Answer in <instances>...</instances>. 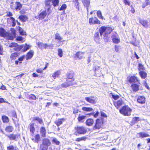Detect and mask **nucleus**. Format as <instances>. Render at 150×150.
<instances>
[{"instance_id": "1", "label": "nucleus", "mask_w": 150, "mask_h": 150, "mask_svg": "<svg viewBox=\"0 0 150 150\" xmlns=\"http://www.w3.org/2000/svg\"><path fill=\"white\" fill-rule=\"evenodd\" d=\"M132 110L128 106H125L120 110V112L125 116H129L131 115Z\"/></svg>"}, {"instance_id": "2", "label": "nucleus", "mask_w": 150, "mask_h": 150, "mask_svg": "<svg viewBox=\"0 0 150 150\" xmlns=\"http://www.w3.org/2000/svg\"><path fill=\"white\" fill-rule=\"evenodd\" d=\"M75 132L79 134H85L87 130L83 127L77 126L75 128Z\"/></svg>"}, {"instance_id": "3", "label": "nucleus", "mask_w": 150, "mask_h": 150, "mask_svg": "<svg viewBox=\"0 0 150 150\" xmlns=\"http://www.w3.org/2000/svg\"><path fill=\"white\" fill-rule=\"evenodd\" d=\"M103 122L101 119H97L96 121L95 124L93 127V129H100L102 127Z\"/></svg>"}, {"instance_id": "4", "label": "nucleus", "mask_w": 150, "mask_h": 150, "mask_svg": "<svg viewBox=\"0 0 150 150\" xmlns=\"http://www.w3.org/2000/svg\"><path fill=\"white\" fill-rule=\"evenodd\" d=\"M85 99L87 101L90 103L94 104L97 102V98L95 96L86 97Z\"/></svg>"}, {"instance_id": "5", "label": "nucleus", "mask_w": 150, "mask_h": 150, "mask_svg": "<svg viewBox=\"0 0 150 150\" xmlns=\"http://www.w3.org/2000/svg\"><path fill=\"white\" fill-rule=\"evenodd\" d=\"M112 40L113 43L118 44L120 42L119 37L117 33H113L111 36Z\"/></svg>"}, {"instance_id": "6", "label": "nucleus", "mask_w": 150, "mask_h": 150, "mask_svg": "<svg viewBox=\"0 0 150 150\" xmlns=\"http://www.w3.org/2000/svg\"><path fill=\"white\" fill-rule=\"evenodd\" d=\"M89 23L90 25L93 24H100V22L97 18L95 17L94 18H91L89 19Z\"/></svg>"}, {"instance_id": "7", "label": "nucleus", "mask_w": 150, "mask_h": 150, "mask_svg": "<svg viewBox=\"0 0 150 150\" xmlns=\"http://www.w3.org/2000/svg\"><path fill=\"white\" fill-rule=\"evenodd\" d=\"M9 46L10 47H15L14 50L17 51H20L22 48V46H18V44L15 42L11 43L9 45Z\"/></svg>"}, {"instance_id": "8", "label": "nucleus", "mask_w": 150, "mask_h": 150, "mask_svg": "<svg viewBox=\"0 0 150 150\" xmlns=\"http://www.w3.org/2000/svg\"><path fill=\"white\" fill-rule=\"evenodd\" d=\"M73 85L71 81L67 80V81L63 83L61 85L59 86V88H67L68 86H72Z\"/></svg>"}, {"instance_id": "9", "label": "nucleus", "mask_w": 150, "mask_h": 150, "mask_svg": "<svg viewBox=\"0 0 150 150\" xmlns=\"http://www.w3.org/2000/svg\"><path fill=\"white\" fill-rule=\"evenodd\" d=\"M47 12L46 11H42L39 14L38 16H36L35 17L37 19L39 20H42L45 18L47 15Z\"/></svg>"}, {"instance_id": "10", "label": "nucleus", "mask_w": 150, "mask_h": 150, "mask_svg": "<svg viewBox=\"0 0 150 150\" xmlns=\"http://www.w3.org/2000/svg\"><path fill=\"white\" fill-rule=\"evenodd\" d=\"M139 22L145 28H147L149 27L148 22L146 20H142L140 19H139Z\"/></svg>"}, {"instance_id": "11", "label": "nucleus", "mask_w": 150, "mask_h": 150, "mask_svg": "<svg viewBox=\"0 0 150 150\" xmlns=\"http://www.w3.org/2000/svg\"><path fill=\"white\" fill-rule=\"evenodd\" d=\"M61 74V72L59 70H58L54 72L51 76V78L53 79H54L56 77H59Z\"/></svg>"}, {"instance_id": "12", "label": "nucleus", "mask_w": 150, "mask_h": 150, "mask_svg": "<svg viewBox=\"0 0 150 150\" xmlns=\"http://www.w3.org/2000/svg\"><path fill=\"white\" fill-rule=\"evenodd\" d=\"M84 54V52H79L76 53L75 58H76V57H77V58L79 59H82L85 57Z\"/></svg>"}, {"instance_id": "13", "label": "nucleus", "mask_w": 150, "mask_h": 150, "mask_svg": "<svg viewBox=\"0 0 150 150\" xmlns=\"http://www.w3.org/2000/svg\"><path fill=\"white\" fill-rule=\"evenodd\" d=\"M137 137L139 138H143L149 137V135L146 133L141 132L137 133Z\"/></svg>"}, {"instance_id": "14", "label": "nucleus", "mask_w": 150, "mask_h": 150, "mask_svg": "<svg viewBox=\"0 0 150 150\" xmlns=\"http://www.w3.org/2000/svg\"><path fill=\"white\" fill-rule=\"evenodd\" d=\"M123 103V101L121 99H120L119 100L115 101L114 103V104L117 108L121 106Z\"/></svg>"}, {"instance_id": "15", "label": "nucleus", "mask_w": 150, "mask_h": 150, "mask_svg": "<svg viewBox=\"0 0 150 150\" xmlns=\"http://www.w3.org/2000/svg\"><path fill=\"white\" fill-rule=\"evenodd\" d=\"M8 35V33L6 32L2 28H0V36L6 37Z\"/></svg>"}, {"instance_id": "16", "label": "nucleus", "mask_w": 150, "mask_h": 150, "mask_svg": "<svg viewBox=\"0 0 150 150\" xmlns=\"http://www.w3.org/2000/svg\"><path fill=\"white\" fill-rule=\"evenodd\" d=\"M82 1L83 5L87 7V12H88V7L90 5V0H82Z\"/></svg>"}, {"instance_id": "17", "label": "nucleus", "mask_w": 150, "mask_h": 150, "mask_svg": "<svg viewBox=\"0 0 150 150\" xmlns=\"http://www.w3.org/2000/svg\"><path fill=\"white\" fill-rule=\"evenodd\" d=\"M145 98L144 96H139L137 98V102L141 104H144L145 103Z\"/></svg>"}, {"instance_id": "18", "label": "nucleus", "mask_w": 150, "mask_h": 150, "mask_svg": "<svg viewBox=\"0 0 150 150\" xmlns=\"http://www.w3.org/2000/svg\"><path fill=\"white\" fill-rule=\"evenodd\" d=\"M33 51L32 50L30 51L26 55V59L28 60L29 59H30L33 57Z\"/></svg>"}, {"instance_id": "19", "label": "nucleus", "mask_w": 150, "mask_h": 150, "mask_svg": "<svg viewBox=\"0 0 150 150\" xmlns=\"http://www.w3.org/2000/svg\"><path fill=\"white\" fill-rule=\"evenodd\" d=\"M15 5V9L17 11L20 10L22 7V5L18 2H16Z\"/></svg>"}, {"instance_id": "20", "label": "nucleus", "mask_w": 150, "mask_h": 150, "mask_svg": "<svg viewBox=\"0 0 150 150\" xmlns=\"http://www.w3.org/2000/svg\"><path fill=\"white\" fill-rule=\"evenodd\" d=\"M129 81L130 83L135 82L138 81V79L137 77L134 76H131L129 78Z\"/></svg>"}, {"instance_id": "21", "label": "nucleus", "mask_w": 150, "mask_h": 150, "mask_svg": "<svg viewBox=\"0 0 150 150\" xmlns=\"http://www.w3.org/2000/svg\"><path fill=\"white\" fill-rule=\"evenodd\" d=\"M51 144V142L50 140L47 139H43L42 144L47 147L50 146Z\"/></svg>"}, {"instance_id": "22", "label": "nucleus", "mask_w": 150, "mask_h": 150, "mask_svg": "<svg viewBox=\"0 0 150 150\" xmlns=\"http://www.w3.org/2000/svg\"><path fill=\"white\" fill-rule=\"evenodd\" d=\"M40 131L41 136L43 137H45L46 136V129L45 128L43 127H41Z\"/></svg>"}, {"instance_id": "23", "label": "nucleus", "mask_w": 150, "mask_h": 150, "mask_svg": "<svg viewBox=\"0 0 150 150\" xmlns=\"http://www.w3.org/2000/svg\"><path fill=\"white\" fill-rule=\"evenodd\" d=\"M93 120L92 119H88L86 122V125L88 126H90L92 125L93 123Z\"/></svg>"}, {"instance_id": "24", "label": "nucleus", "mask_w": 150, "mask_h": 150, "mask_svg": "<svg viewBox=\"0 0 150 150\" xmlns=\"http://www.w3.org/2000/svg\"><path fill=\"white\" fill-rule=\"evenodd\" d=\"M112 31L111 28L109 27H105V35H108Z\"/></svg>"}, {"instance_id": "25", "label": "nucleus", "mask_w": 150, "mask_h": 150, "mask_svg": "<svg viewBox=\"0 0 150 150\" xmlns=\"http://www.w3.org/2000/svg\"><path fill=\"white\" fill-rule=\"evenodd\" d=\"M105 27L102 26L99 29L100 34L101 36H102L103 35H105Z\"/></svg>"}, {"instance_id": "26", "label": "nucleus", "mask_w": 150, "mask_h": 150, "mask_svg": "<svg viewBox=\"0 0 150 150\" xmlns=\"http://www.w3.org/2000/svg\"><path fill=\"white\" fill-rule=\"evenodd\" d=\"M30 132L32 133V135H33L35 131V129L34 127V124L33 123H32L30 124Z\"/></svg>"}, {"instance_id": "27", "label": "nucleus", "mask_w": 150, "mask_h": 150, "mask_svg": "<svg viewBox=\"0 0 150 150\" xmlns=\"http://www.w3.org/2000/svg\"><path fill=\"white\" fill-rule=\"evenodd\" d=\"M64 121L65 119L64 118L58 119L57 120L56 122V124L57 126H59L62 124L63 122H64Z\"/></svg>"}, {"instance_id": "28", "label": "nucleus", "mask_w": 150, "mask_h": 150, "mask_svg": "<svg viewBox=\"0 0 150 150\" xmlns=\"http://www.w3.org/2000/svg\"><path fill=\"white\" fill-rule=\"evenodd\" d=\"M32 140L35 143H38L40 139V136L39 134H36L35 136V138H31Z\"/></svg>"}, {"instance_id": "29", "label": "nucleus", "mask_w": 150, "mask_h": 150, "mask_svg": "<svg viewBox=\"0 0 150 150\" xmlns=\"http://www.w3.org/2000/svg\"><path fill=\"white\" fill-rule=\"evenodd\" d=\"M37 45L38 47L41 49H45V44H44L42 42H38L37 43Z\"/></svg>"}, {"instance_id": "30", "label": "nucleus", "mask_w": 150, "mask_h": 150, "mask_svg": "<svg viewBox=\"0 0 150 150\" xmlns=\"http://www.w3.org/2000/svg\"><path fill=\"white\" fill-rule=\"evenodd\" d=\"M139 74L141 78L143 79H145L147 76V74L144 71H142L139 72Z\"/></svg>"}, {"instance_id": "31", "label": "nucleus", "mask_w": 150, "mask_h": 150, "mask_svg": "<svg viewBox=\"0 0 150 150\" xmlns=\"http://www.w3.org/2000/svg\"><path fill=\"white\" fill-rule=\"evenodd\" d=\"M22 46L23 51L24 52L28 50L31 47V46H30V45H28L26 44H25L24 46Z\"/></svg>"}, {"instance_id": "32", "label": "nucleus", "mask_w": 150, "mask_h": 150, "mask_svg": "<svg viewBox=\"0 0 150 150\" xmlns=\"http://www.w3.org/2000/svg\"><path fill=\"white\" fill-rule=\"evenodd\" d=\"M131 87L134 91L136 92L139 90V86L136 84H134L132 85Z\"/></svg>"}, {"instance_id": "33", "label": "nucleus", "mask_w": 150, "mask_h": 150, "mask_svg": "<svg viewBox=\"0 0 150 150\" xmlns=\"http://www.w3.org/2000/svg\"><path fill=\"white\" fill-rule=\"evenodd\" d=\"M18 18L23 22L26 21L27 19V17L26 16L21 15Z\"/></svg>"}, {"instance_id": "34", "label": "nucleus", "mask_w": 150, "mask_h": 150, "mask_svg": "<svg viewBox=\"0 0 150 150\" xmlns=\"http://www.w3.org/2000/svg\"><path fill=\"white\" fill-rule=\"evenodd\" d=\"M18 54L16 52H14L11 54L10 58L11 60H14L18 57Z\"/></svg>"}, {"instance_id": "35", "label": "nucleus", "mask_w": 150, "mask_h": 150, "mask_svg": "<svg viewBox=\"0 0 150 150\" xmlns=\"http://www.w3.org/2000/svg\"><path fill=\"white\" fill-rule=\"evenodd\" d=\"M73 74H67V80L70 79L69 81H71L72 82L74 80V79L73 78Z\"/></svg>"}, {"instance_id": "36", "label": "nucleus", "mask_w": 150, "mask_h": 150, "mask_svg": "<svg viewBox=\"0 0 150 150\" xmlns=\"http://www.w3.org/2000/svg\"><path fill=\"white\" fill-rule=\"evenodd\" d=\"M99 34L98 32L95 33L94 35V40L97 42L100 39Z\"/></svg>"}, {"instance_id": "37", "label": "nucleus", "mask_w": 150, "mask_h": 150, "mask_svg": "<svg viewBox=\"0 0 150 150\" xmlns=\"http://www.w3.org/2000/svg\"><path fill=\"white\" fill-rule=\"evenodd\" d=\"M13 128L11 126H8L6 128L5 130L6 132H12L13 130Z\"/></svg>"}, {"instance_id": "38", "label": "nucleus", "mask_w": 150, "mask_h": 150, "mask_svg": "<svg viewBox=\"0 0 150 150\" xmlns=\"http://www.w3.org/2000/svg\"><path fill=\"white\" fill-rule=\"evenodd\" d=\"M2 118L3 122L4 123H8L9 121L8 117L6 116H2Z\"/></svg>"}, {"instance_id": "39", "label": "nucleus", "mask_w": 150, "mask_h": 150, "mask_svg": "<svg viewBox=\"0 0 150 150\" xmlns=\"http://www.w3.org/2000/svg\"><path fill=\"white\" fill-rule=\"evenodd\" d=\"M83 111L86 112H91L93 110V109L92 108L90 107H83L82 108Z\"/></svg>"}, {"instance_id": "40", "label": "nucleus", "mask_w": 150, "mask_h": 150, "mask_svg": "<svg viewBox=\"0 0 150 150\" xmlns=\"http://www.w3.org/2000/svg\"><path fill=\"white\" fill-rule=\"evenodd\" d=\"M33 121H37L40 124L43 123L42 120L38 117H35L33 119Z\"/></svg>"}, {"instance_id": "41", "label": "nucleus", "mask_w": 150, "mask_h": 150, "mask_svg": "<svg viewBox=\"0 0 150 150\" xmlns=\"http://www.w3.org/2000/svg\"><path fill=\"white\" fill-rule=\"evenodd\" d=\"M51 2H52V0H46L45 1V4L46 6H48V9H49L50 7Z\"/></svg>"}, {"instance_id": "42", "label": "nucleus", "mask_w": 150, "mask_h": 150, "mask_svg": "<svg viewBox=\"0 0 150 150\" xmlns=\"http://www.w3.org/2000/svg\"><path fill=\"white\" fill-rule=\"evenodd\" d=\"M52 4L54 6H57L59 3V0H52Z\"/></svg>"}, {"instance_id": "43", "label": "nucleus", "mask_w": 150, "mask_h": 150, "mask_svg": "<svg viewBox=\"0 0 150 150\" xmlns=\"http://www.w3.org/2000/svg\"><path fill=\"white\" fill-rule=\"evenodd\" d=\"M86 117V116L84 115L80 116V115L77 118L78 121L79 122H82V121L85 119Z\"/></svg>"}, {"instance_id": "44", "label": "nucleus", "mask_w": 150, "mask_h": 150, "mask_svg": "<svg viewBox=\"0 0 150 150\" xmlns=\"http://www.w3.org/2000/svg\"><path fill=\"white\" fill-rule=\"evenodd\" d=\"M139 120V117H133L132 120V123L134 124L137 122Z\"/></svg>"}, {"instance_id": "45", "label": "nucleus", "mask_w": 150, "mask_h": 150, "mask_svg": "<svg viewBox=\"0 0 150 150\" xmlns=\"http://www.w3.org/2000/svg\"><path fill=\"white\" fill-rule=\"evenodd\" d=\"M103 36L105 42H107L109 40L110 37L108 35H103Z\"/></svg>"}, {"instance_id": "46", "label": "nucleus", "mask_w": 150, "mask_h": 150, "mask_svg": "<svg viewBox=\"0 0 150 150\" xmlns=\"http://www.w3.org/2000/svg\"><path fill=\"white\" fill-rule=\"evenodd\" d=\"M97 16L99 18L103 19V17L102 16V13L100 11H98L97 12Z\"/></svg>"}, {"instance_id": "47", "label": "nucleus", "mask_w": 150, "mask_h": 150, "mask_svg": "<svg viewBox=\"0 0 150 150\" xmlns=\"http://www.w3.org/2000/svg\"><path fill=\"white\" fill-rule=\"evenodd\" d=\"M53 143L55 144L56 145H59V144L60 142L55 138H54L52 139Z\"/></svg>"}, {"instance_id": "48", "label": "nucleus", "mask_w": 150, "mask_h": 150, "mask_svg": "<svg viewBox=\"0 0 150 150\" xmlns=\"http://www.w3.org/2000/svg\"><path fill=\"white\" fill-rule=\"evenodd\" d=\"M72 1L75 5V6H76V8H79V3L78 2V0H72Z\"/></svg>"}, {"instance_id": "49", "label": "nucleus", "mask_w": 150, "mask_h": 150, "mask_svg": "<svg viewBox=\"0 0 150 150\" xmlns=\"http://www.w3.org/2000/svg\"><path fill=\"white\" fill-rule=\"evenodd\" d=\"M53 47V45L52 44H45V49H52Z\"/></svg>"}, {"instance_id": "50", "label": "nucleus", "mask_w": 150, "mask_h": 150, "mask_svg": "<svg viewBox=\"0 0 150 150\" xmlns=\"http://www.w3.org/2000/svg\"><path fill=\"white\" fill-rule=\"evenodd\" d=\"M19 31L20 34L22 35H24L25 34V32L20 27H18Z\"/></svg>"}, {"instance_id": "51", "label": "nucleus", "mask_w": 150, "mask_h": 150, "mask_svg": "<svg viewBox=\"0 0 150 150\" xmlns=\"http://www.w3.org/2000/svg\"><path fill=\"white\" fill-rule=\"evenodd\" d=\"M10 140H15L16 139V136L14 134H11L8 136Z\"/></svg>"}, {"instance_id": "52", "label": "nucleus", "mask_w": 150, "mask_h": 150, "mask_svg": "<svg viewBox=\"0 0 150 150\" xmlns=\"http://www.w3.org/2000/svg\"><path fill=\"white\" fill-rule=\"evenodd\" d=\"M67 7V5L65 4H62L59 9L60 11H64L65 10Z\"/></svg>"}, {"instance_id": "53", "label": "nucleus", "mask_w": 150, "mask_h": 150, "mask_svg": "<svg viewBox=\"0 0 150 150\" xmlns=\"http://www.w3.org/2000/svg\"><path fill=\"white\" fill-rule=\"evenodd\" d=\"M55 39L59 40H61L62 38L60 36L58 33H57L55 35Z\"/></svg>"}, {"instance_id": "54", "label": "nucleus", "mask_w": 150, "mask_h": 150, "mask_svg": "<svg viewBox=\"0 0 150 150\" xmlns=\"http://www.w3.org/2000/svg\"><path fill=\"white\" fill-rule=\"evenodd\" d=\"M11 21L12 23V26L13 27H14L16 25V21L15 19L12 17H11Z\"/></svg>"}, {"instance_id": "55", "label": "nucleus", "mask_w": 150, "mask_h": 150, "mask_svg": "<svg viewBox=\"0 0 150 150\" xmlns=\"http://www.w3.org/2000/svg\"><path fill=\"white\" fill-rule=\"evenodd\" d=\"M8 150H17L16 147H14L13 146H10L7 147Z\"/></svg>"}, {"instance_id": "56", "label": "nucleus", "mask_w": 150, "mask_h": 150, "mask_svg": "<svg viewBox=\"0 0 150 150\" xmlns=\"http://www.w3.org/2000/svg\"><path fill=\"white\" fill-rule=\"evenodd\" d=\"M58 55L60 57H62L63 55V52L62 50L61 49H58Z\"/></svg>"}, {"instance_id": "57", "label": "nucleus", "mask_w": 150, "mask_h": 150, "mask_svg": "<svg viewBox=\"0 0 150 150\" xmlns=\"http://www.w3.org/2000/svg\"><path fill=\"white\" fill-rule=\"evenodd\" d=\"M7 36H8V39L10 40H13L15 38V37H13V35H12L11 34L9 35L8 33Z\"/></svg>"}, {"instance_id": "58", "label": "nucleus", "mask_w": 150, "mask_h": 150, "mask_svg": "<svg viewBox=\"0 0 150 150\" xmlns=\"http://www.w3.org/2000/svg\"><path fill=\"white\" fill-rule=\"evenodd\" d=\"M7 103L8 104H10V103H9L8 101L5 100L3 98H0V103Z\"/></svg>"}, {"instance_id": "59", "label": "nucleus", "mask_w": 150, "mask_h": 150, "mask_svg": "<svg viewBox=\"0 0 150 150\" xmlns=\"http://www.w3.org/2000/svg\"><path fill=\"white\" fill-rule=\"evenodd\" d=\"M121 48V47L120 45H115V50L116 52H118L119 50Z\"/></svg>"}, {"instance_id": "60", "label": "nucleus", "mask_w": 150, "mask_h": 150, "mask_svg": "<svg viewBox=\"0 0 150 150\" xmlns=\"http://www.w3.org/2000/svg\"><path fill=\"white\" fill-rule=\"evenodd\" d=\"M112 97L113 98H114L115 100H116L119 98V97L118 95H112Z\"/></svg>"}, {"instance_id": "61", "label": "nucleus", "mask_w": 150, "mask_h": 150, "mask_svg": "<svg viewBox=\"0 0 150 150\" xmlns=\"http://www.w3.org/2000/svg\"><path fill=\"white\" fill-rule=\"evenodd\" d=\"M3 49L2 46L0 44V54L1 55L3 54Z\"/></svg>"}, {"instance_id": "62", "label": "nucleus", "mask_w": 150, "mask_h": 150, "mask_svg": "<svg viewBox=\"0 0 150 150\" xmlns=\"http://www.w3.org/2000/svg\"><path fill=\"white\" fill-rule=\"evenodd\" d=\"M73 110H73V112L74 114H76L78 113V112L79 111V109H78L77 108H74Z\"/></svg>"}, {"instance_id": "63", "label": "nucleus", "mask_w": 150, "mask_h": 150, "mask_svg": "<svg viewBox=\"0 0 150 150\" xmlns=\"http://www.w3.org/2000/svg\"><path fill=\"white\" fill-rule=\"evenodd\" d=\"M30 98L34 100H35L36 99V96L35 95L33 94H32L30 96Z\"/></svg>"}, {"instance_id": "64", "label": "nucleus", "mask_w": 150, "mask_h": 150, "mask_svg": "<svg viewBox=\"0 0 150 150\" xmlns=\"http://www.w3.org/2000/svg\"><path fill=\"white\" fill-rule=\"evenodd\" d=\"M100 113H101V116L102 117H107V115L104 112H100Z\"/></svg>"}]
</instances>
